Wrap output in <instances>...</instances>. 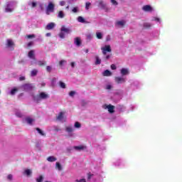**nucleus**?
<instances>
[{"instance_id":"1","label":"nucleus","mask_w":182,"mask_h":182,"mask_svg":"<svg viewBox=\"0 0 182 182\" xmlns=\"http://www.w3.org/2000/svg\"><path fill=\"white\" fill-rule=\"evenodd\" d=\"M18 3L16 1H9L6 4V8H5V11L6 12H14L15 10V8H16V5Z\"/></svg>"},{"instance_id":"2","label":"nucleus","mask_w":182,"mask_h":182,"mask_svg":"<svg viewBox=\"0 0 182 182\" xmlns=\"http://www.w3.org/2000/svg\"><path fill=\"white\" fill-rule=\"evenodd\" d=\"M101 50L102 52V55H104V59L106 60L110 59V55H107V52H112V48L110 46H105L101 48Z\"/></svg>"},{"instance_id":"3","label":"nucleus","mask_w":182,"mask_h":182,"mask_svg":"<svg viewBox=\"0 0 182 182\" xmlns=\"http://www.w3.org/2000/svg\"><path fill=\"white\" fill-rule=\"evenodd\" d=\"M49 97V95L45 92H41L39 95L33 96V99L34 102H36L37 103H39L41 100L48 99Z\"/></svg>"},{"instance_id":"4","label":"nucleus","mask_w":182,"mask_h":182,"mask_svg":"<svg viewBox=\"0 0 182 182\" xmlns=\"http://www.w3.org/2000/svg\"><path fill=\"white\" fill-rule=\"evenodd\" d=\"M28 56L31 59L30 65L36 64V57L35 56V50H31L28 52Z\"/></svg>"},{"instance_id":"5","label":"nucleus","mask_w":182,"mask_h":182,"mask_svg":"<svg viewBox=\"0 0 182 182\" xmlns=\"http://www.w3.org/2000/svg\"><path fill=\"white\" fill-rule=\"evenodd\" d=\"M6 48L9 50H14L15 49V43L12 39H7L6 41Z\"/></svg>"},{"instance_id":"6","label":"nucleus","mask_w":182,"mask_h":182,"mask_svg":"<svg viewBox=\"0 0 182 182\" xmlns=\"http://www.w3.org/2000/svg\"><path fill=\"white\" fill-rule=\"evenodd\" d=\"M129 83L131 85L130 87L133 90H136V89H139V87H140V82L138 80H130Z\"/></svg>"},{"instance_id":"7","label":"nucleus","mask_w":182,"mask_h":182,"mask_svg":"<svg viewBox=\"0 0 182 182\" xmlns=\"http://www.w3.org/2000/svg\"><path fill=\"white\" fill-rule=\"evenodd\" d=\"M33 85L32 84L26 83L23 84L18 87V89H21L24 92H29V90H32Z\"/></svg>"},{"instance_id":"8","label":"nucleus","mask_w":182,"mask_h":182,"mask_svg":"<svg viewBox=\"0 0 182 182\" xmlns=\"http://www.w3.org/2000/svg\"><path fill=\"white\" fill-rule=\"evenodd\" d=\"M115 167H124L126 163L122 159H118L112 163Z\"/></svg>"},{"instance_id":"9","label":"nucleus","mask_w":182,"mask_h":182,"mask_svg":"<svg viewBox=\"0 0 182 182\" xmlns=\"http://www.w3.org/2000/svg\"><path fill=\"white\" fill-rule=\"evenodd\" d=\"M55 11V4L52 2H50L46 8V15H50V12H53Z\"/></svg>"},{"instance_id":"10","label":"nucleus","mask_w":182,"mask_h":182,"mask_svg":"<svg viewBox=\"0 0 182 182\" xmlns=\"http://www.w3.org/2000/svg\"><path fill=\"white\" fill-rule=\"evenodd\" d=\"M73 127L68 126L65 127V132L68 133V137H73Z\"/></svg>"},{"instance_id":"11","label":"nucleus","mask_w":182,"mask_h":182,"mask_svg":"<svg viewBox=\"0 0 182 182\" xmlns=\"http://www.w3.org/2000/svg\"><path fill=\"white\" fill-rule=\"evenodd\" d=\"M103 109H107L109 113H114V106L112 105H104L102 106Z\"/></svg>"},{"instance_id":"12","label":"nucleus","mask_w":182,"mask_h":182,"mask_svg":"<svg viewBox=\"0 0 182 182\" xmlns=\"http://www.w3.org/2000/svg\"><path fill=\"white\" fill-rule=\"evenodd\" d=\"M115 82L117 85H122L126 83V77H115Z\"/></svg>"},{"instance_id":"13","label":"nucleus","mask_w":182,"mask_h":182,"mask_svg":"<svg viewBox=\"0 0 182 182\" xmlns=\"http://www.w3.org/2000/svg\"><path fill=\"white\" fill-rule=\"evenodd\" d=\"M142 11H144V12H153L154 9L150 5H144L142 7Z\"/></svg>"},{"instance_id":"14","label":"nucleus","mask_w":182,"mask_h":182,"mask_svg":"<svg viewBox=\"0 0 182 182\" xmlns=\"http://www.w3.org/2000/svg\"><path fill=\"white\" fill-rule=\"evenodd\" d=\"M57 120L58 122H66V118L65 117V112H60L57 117Z\"/></svg>"},{"instance_id":"15","label":"nucleus","mask_w":182,"mask_h":182,"mask_svg":"<svg viewBox=\"0 0 182 182\" xmlns=\"http://www.w3.org/2000/svg\"><path fill=\"white\" fill-rule=\"evenodd\" d=\"M124 25H126V21H124V20L118 21L115 23V26L117 28H123V26H124Z\"/></svg>"},{"instance_id":"16","label":"nucleus","mask_w":182,"mask_h":182,"mask_svg":"<svg viewBox=\"0 0 182 182\" xmlns=\"http://www.w3.org/2000/svg\"><path fill=\"white\" fill-rule=\"evenodd\" d=\"M26 122L27 124L32 126L33 124V122H35V119L31 118L30 117H26Z\"/></svg>"},{"instance_id":"17","label":"nucleus","mask_w":182,"mask_h":182,"mask_svg":"<svg viewBox=\"0 0 182 182\" xmlns=\"http://www.w3.org/2000/svg\"><path fill=\"white\" fill-rule=\"evenodd\" d=\"M55 26H56V24L55 23H49L46 26V29L47 31H52V29H53V28H55Z\"/></svg>"},{"instance_id":"18","label":"nucleus","mask_w":182,"mask_h":182,"mask_svg":"<svg viewBox=\"0 0 182 182\" xmlns=\"http://www.w3.org/2000/svg\"><path fill=\"white\" fill-rule=\"evenodd\" d=\"M27 5L30 6L31 8H36V5H38V3L36 1L30 0L28 1Z\"/></svg>"},{"instance_id":"19","label":"nucleus","mask_w":182,"mask_h":182,"mask_svg":"<svg viewBox=\"0 0 182 182\" xmlns=\"http://www.w3.org/2000/svg\"><path fill=\"white\" fill-rule=\"evenodd\" d=\"M75 150L77 151H82V150H86V146L85 145H80L74 146Z\"/></svg>"},{"instance_id":"20","label":"nucleus","mask_w":182,"mask_h":182,"mask_svg":"<svg viewBox=\"0 0 182 182\" xmlns=\"http://www.w3.org/2000/svg\"><path fill=\"white\" fill-rule=\"evenodd\" d=\"M60 29L62 30V32H65L66 35H69V33L72 32V30L69 28H66L65 26H63Z\"/></svg>"},{"instance_id":"21","label":"nucleus","mask_w":182,"mask_h":182,"mask_svg":"<svg viewBox=\"0 0 182 182\" xmlns=\"http://www.w3.org/2000/svg\"><path fill=\"white\" fill-rule=\"evenodd\" d=\"M120 73H121L122 76H126L127 75H129V69L122 68L120 70Z\"/></svg>"},{"instance_id":"22","label":"nucleus","mask_w":182,"mask_h":182,"mask_svg":"<svg viewBox=\"0 0 182 182\" xmlns=\"http://www.w3.org/2000/svg\"><path fill=\"white\" fill-rule=\"evenodd\" d=\"M95 65H100V63H102V59H100L99 55H95Z\"/></svg>"},{"instance_id":"23","label":"nucleus","mask_w":182,"mask_h":182,"mask_svg":"<svg viewBox=\"0 0 182 182\" xmlns=\"http://www.w3.org/2000/svg\"><path fill=\"white\" fill-rule=\"evenodd\" d=\"M58 18H59L60 19H63V18H65V12H63V11H60L57 15Z\"/></svg>"},{"instance_id":"24","label":"nucleus","mask_w":182,"mask_h":182,"mask_svg":"<svg viewBox=\"0 0 182 182\" xmlns=\"http://www.w3.org/2000/svg\"><path fill=\"white\" fill-rule=\"evenodd\" d=\"M112 72H110V70H105L103 73H102V76H112Z\"/></svg>"},{"instance_id":"25","label":"nucleus","mask_w":182,"mask_h":182,"mask_svg":"<svg viewBox=\"0 0 182 182\" xmlns=\"http://www.w3.org/2000/svg\"><path fill=\"white\" fill-rule=\"evenodd\" d=\"M151 21L152 22L155 21V22H158V23H161V19L160 18H158V17H155V16L151 17Z\"/></svg>"},{"instance_id":"26","label":"nucleus","mask_w":182,"mask_h":182,"mask_svg":"<svg viewBox=\"0 0 182 182\" xmlns=\"http://www.w3.org/2000/svg\"><path fill=\"white\" fill-rule=\"evenodd\" d=\"M19 89H20L19 87H18L17 88L16 87L13 88L10 92V95H11V96H14V95L16 94V92H18Z\"/></svg>"},{"instance_id":"27","label":"nucleus","mask_w":182,"mask_h":182,"mask_svg":"<svg viewBox=\"0 0 182 182\" xmlns=\"http://www.w3.org/2000/svg\"><path fill=\"white\" fill-rule=\"evenodd\" d=\"M77 21L80 22V23H87L86 20L82 16H78L77 18Z\"/></svg>"},{"instance_id":"28","label":"nucleus","mask_w":182,"mask_h":182,"mask_svg":"<svg viewBox=\"0 0 182 182\" xmlns=\"http://www.w3.org/2000/svg\"><path fill=\"white\" fill-rule=\"evenodd\" d=\"M47 160L50 162V163H53V161H56V160H58V159H56V157L51 156H49L48 158H47Z\"/></svg>"},{"instance_id":"29","label":"nucleus","mask_w":182,"mask_h":182,"mask_svg":"<svg viewBox=\"0 0 182 182\" xmlns=\"http://www.w3.org/2000/svg\"><path fill=\"white\" fill-rule=\"evenodd\" d=\"M59 38H60V39H65V38H66V34L65 32L62 31L61 28H60V32L58 34Z\"/></svg>"},{"instance_id":"30","label":"nucleus","mask_w":182,"mask_h":182,"mask_svg":"<svg viewBox=\"0 0 182 182\" xmlns=\"http://www.w3.org/2000/svg\"><path fill=\"white\" fill-rule=\"evenodd\" d=\"M36 132H38V133L40 134V136H46V134H45V132L42 129H41L39 128H36Z\"/></svg>"},{"instance_id":"31","label":"nucleus","mask_w":182,"mask_h":182,"mask_svg":"<svg viewBox=\"0 0 182 182\" xmlns=\"http://www.w3.org/2000/svg\"><path fill=\"white\" fill-rule=\"evenodd\" d=\"M74 43H75V45H76V46H80V45L82 43L80 42V38H75Z\"/></svg>"},{"instance_id":"32","label":"nucleus","mask_w":182,"mask_h":182,"mask_svg":"<svg viewBox=\"0 0 182 182\" xmlns=\"http://www.w3.org/2000/svg\"><path fill=\"white\" fill-rule=\"evenodd\" d=\"M36 75H38V70L34 69V70H31V76L32 77L36 76Z\"/></svg>"},{"instance_id":"33","label":"nucleus","mask_w":182,"mask_h":182,"mask_svg":"<svg viewBox=\"0 0 182 182\" xmlns=\"http://www.w3.org/2000/svg\"><path fill=\"white\" fill-rule=\"evenodd\" d=\"M34 65H38V66H43L45 65V61H42V60H36V63Z\"/></svg>"},{"instance_id":"34","label":"nucleus","mask_w":182,"mask_h":182,"mask_svg":"<svg viewBox=\"0 0 182 182\" xmlns=\"http://www.w3.org/2000/svg\"><path fill=\"white\" fill-rule=\"evenodd\" d=\"M36 182H43V176L40 175L36 179Z\"/></svg>"},{"instance_id":"35","label":"nucleus","mask_w":182,"mask_h":182,"mask_svg":"<svg viewBox=\"0 0 182 182\" xmlns=\"http://www.w3.org/2000/svg\"><path fill=\"white\" fill-rule=\"evenodd\" d=\"M16 116H17V117H22L23 116V114H22V112L21 111L17 109L16 111Z\"/></svg>"},{"instance_id":"36","label":"nucleus","mask_w":182,"mask_h":182,"mask_svg":"<svg viewBox=\"0 0 182 182\" xmlns=\"http://www.w3.org/2000/svg\"><path fill=\"white\" fill-rule=\"evenodd\" d=\"M96 35H97V39H102L103 38V34L100 32H97L96 33Z\"/></svg>"},{"instance_id":"37","label":"nucleus","mask_w":182,"mask_h":182,"mask_svg":"<svg viewBox=\"0 0 182 182\" xmlns=\"http://www.w3.org/2000/svg\"><path fill=\"white\" fill-rule=\"evenodd\" d=\"M25 174H26V176L28 177H29V176H31V174H32V171H31V169H26L25 171H24Z\"/></svg>"},{"instance_id":"38","label":"nucleus","mask_w":182,"mask_h":182,"mask_svg":"<svg viewBox=\"0 0 182 182\" xmlns=\"http://www.w3.org/2000/svg\"><path fill=\"white\" fill-rule=\"evenodd\" d=\"M55 167H56V168H58V170H59V171H60V170H62V165H60V164L59 162H56Z\"/></svg>"},{"instance_id":"39","label":"nucleus","mask_w":182,"mask_h":182,"mask_svg":"<svg viewBox=\"0 0 182 182\" xmlns=\"http://www.w3.org/2000/svg\"><path fill=\"white\" fill-rule=\"evenodd\" d=\"M122 95H123V91L119 90L115 92V96H119V97H122Z\"/></svg>"},{"instance_id":"40","label":"nucleus","mask_w":182,"mask_h":182,"mask_svg":"<svg viewBox=\"0 0 182 182\" xmlns=\"http://www.w3.org/2000/svg\"><path fill=\"white\" fill-rule=\"evenodd\" d=\"M81 126L82 125L79 123V122H76L74 124V127H75V129H80Z\"/></svg>"},{"instance_id":"41","label":"nucleus","mask_w":182,"mask_h":182,"mask_svg":"<svg viewBox=\"0 0 182 182\" xmlns=\"http://www.w3.org/2000/svg\"><path fill=\"white\" fill-rule=\"evenodd\" d=\"M90 5H92V4L90 2H86L85 3V9H86V11H89V9L90 8Z\"/></svg>"},{"instance_id":"42","label":"nucleus","mask_w":182,"mask_h":182,"mask_svg":"<svg viewBox=\"0 0 182 182\" xmlns=\"http://www.w3.org/2000/svg\"><path fill=\"white\" fill-rule=\"evenodd\" d=\"M72 12L73 14H77V12H79V7H74V8H73Z\"/></svg>"},{"instance_id":"43","label":"nucleus","mask_w":182,"mask_h":182,"mask_svg":"<svg viewBox=\"0 0 182 182\" xmlns=\"http://www.w3.org/2000/svg\"><path fill=\"white\" fill-rule=\"evenodd\" d=\"M60 86L62 89H66V84L62 81H60Z\"/></svg>"},{"instance_id":"44","label":"nucleus","mask_w":182,"mask_h":182,"mask_svg":"<svg viewBox=\"0 0 182 182\" xmlns=\"http://www.w3.org/2000/svg\"><path fill=\"white\" fill-rule=\"evenodd\" d=\"M144 28H151V23H144Z\"/></svg>"},{"instance_id":"45","label":"nucleus","mask_w":182,"mask_h":182,"mask_svg":"<svg viewBox=\"0 0 182 182\" xmlns=\"http://www.w3.org/2000/svg\"><path fill=\"white\" fill-rule=\"evenodd\" d=\"M99 6H100V8H105L106 6V5L105 4V3L103 1H100L99 2Z\"/></svg>"},{"instance_id":"46","label":"nucleus","mask_w":182,"mask_h":182,"mask_svg":"<svg viewBox=\"0 0 182 182\" xmlns=\"http://www.w3.org/2000/svg\"><path fill=\"white\" fill-rule=\"evenodd\" d=\"M75 95H76V92H75V91H70L69 93V96L70 97H73V96H75Z\"/></svg>"},{"instance_id":"47","label":"nucleus","mask_w":182,"mask_h":182,"mask_svg":"<svg viewBox=\"0 0 182 182\" xmlns=\"http://www.w3.org/2000/svg\"><path fill=\"white\" fill-rule=\"evenodd\" d=\"M112 87H112V85H110V84H108V85H107L105 86V89H106L107 90H110L112 89Z\"/></svg>"},{"instance_id":"48","label":"nucleus","mask_w":182,"mask_h":182,"mask_svg":"<svg viewBox=\"0 0 182 182\" xmlns=\"http://www.w3.org/2000/svg\"><path fill=\"white\" fill-rule=\"evenodd\" d=\"M13 178H14V176L12 174H9L7 176V180H9V181H11Z\"/></svg>"},{"instance_id":"49","label":"nucleus","mask_w":182,"mask_h":182,"mask_svg":"<svg viewBox=\"0 0 182 182\" xmlns=\"http://www.w3.org/2000/svg\"><path fill=\"white\" fill-rule=\"evenodd\" d=\"M112 5H114L115 6L119 5V3L117 2L116 0H110Z\"/></svg>"},{"instance_id":"50","label":"nucleus","mask_w":182,"mask_h":182,"mask_svg":"<svg viewBox=\"0 0 182 182\" xmlns=\"http://www.w3.org/2000/svg\"><path fill=\"white\" fill-rule=\"evenodd\" d=\"M35 37H36L35 34H30L27 36V38L28 39H32V38H35Z\"/></svg>"},{"instance_id":"51","label":"nucleus","mask_w":182,"mask_h":182,"mask_svg":"<svg viewBox=\"0 0 182 182\" xmlns=\"http://www.w3.org/2000/svg\"><path fill=\"white\" fill-rule=\"evenodd\" d=\"M65 63H66V60H60L59 64H60V66H63V65H65Z\"/></svg>"},{"instance_id":"52","label":"nucleus","mask_w":182,"mask_h":182,"mask_svg":"<svg viewBox=\"0 0 182 182\" xmlns=\"http://www.w3.org/2000/svg\"><path fill=\"white\" fill-rule=\"evenodd\" d=\"M46 70H47V72H52V67H50V66H47L46 67Z\"/></svg>"},{"instance_id":"53","label":"nucleus","mask_w":182,"mask_h":182,"mask_svg":"<svg viewBox=\"0 0 182 182\" xmlns=\"http://www.w3.org/2000/svg\"><path fill=\"white\" fill-rule=\"evenodd\" d=\"M75 182H86V179L82 178V179H80V180H76Z\"/></svg>"},{"instance_id":"54","label":"nucleus","mask_w":182,"mask_h":182,"mask_svg":"<svg viewBox=\"0 0 182 182\" xmlns=\"http://www.w3.org/2000/svg\"><path fill=\"white\" fill-rule=\"evenodd\" d=\"M66 4V2H65V1H60V6H65V4Z\"/></svg>"},{"instance_id":"55","label":"nucleus","mask_w":182,"mask_h":182,"mask_svg":"<svg viewBox=\"0 0 182 182\" xmlns=\"http://www.w3.org/2000/svg\"><path fill=\"white\" fill-rule=\"evenodd\" d=\"M18 80H20L21 82H22V80H25V76H20Z\"/></svg>"},{"instance_id":"56","label":"nucleus","mask_w":182,"mask_h":182,"mask_svg":"<svg viewBox=\"0 0 182 182\" xmlns=\"http://www.w3.org/2000/svg\"><path fill=\"white\" fill-rule=\"evenodd\" d=\"M111 69H112V70H116V65H115L114 64H112V65H111Z\"/></svg>"},{"instance_id":"57","label":"nucleus","mask_w":182,"mask_h":182,"mask_svg":"<svg viewBox=\"0 0 182 182\" xmlns=\"http://www.w3.org/2000/svg\"><path fill=\"white\" fill-rule=\"evenodd\" d=\"M130 109L131 110H134V109H136V105H131Z\"/></svg>"},{"instance_id":"58","label":"nucleus","mask_w":182,"mask_h":182,"mask_svg":"<svg viewBox=\"0 0 182 182\" xmlns=\"http://www.w3.org/2000/svg\"><path fill=\"white\" fill-rule=\"evenodd\" d=\"M70 65H71V68H75V62H72L71 63H70Z\"/></svg>"},{"instance_id":"59","label":"nucleus","mask_w":182,"mask_h":182,"mask_svg":"<svg viewBox=\"0 0 182 182\" xmlns=\"http://www.w3.org/2000/svg\"><path fill=\"white\" fill-rule=\"evenodd\" d=\"M50 33H47L46 34V36H47V38H48L49 36H50Z\"/></svg>"},{"instance_id":"60","label":"nucleus","mask_w":182,"mask_h":182,"mask_svg":"<svg viewBox=\"0 0 182 182\" xmlns=\"http://www.w3.org/2000/svg\"><path fill=\"white\" fill-rule=\"evenodd\" d=\"M33 44V42H30V43H28V46H32Z\"/></svg>"},{"instance_id":"61","label":"nucleus","mask_w":182,"mask_h":182,"mask_svg":"<svg viewBox=\"0 0 182 182\" xmlns=\"http://www.w3.org/2000/svg\"><path fill=\"white\" fill-rule=\"evenodd\" d=\"M87 39H92V35H88L87 36Z\"/></svg>"},{"instance_id":"62","label":"nucleus","mask_w":182,"mask_h":182,"mask_svg":"<svg viewBox=\"0 0 182 182\" xmlns=\"http://www.w3.org/2000/svg\"><path fill=\"white\" fill-rule=\"evenodd\" d=\"M67 150L68 151H70V150H72V148H68Z\"/></svg>"},{"instance_id":"63","label":"nucleus","mask_w":182,"mask_h":182,"mask_svg":"<svg viewBox=\"0 0 182 182\" xmlns=\"http://www.w3.org/2000/svg\"><path fill=\"white\" fill-rule=\"evenodd\" d=\"M66 9H69V6H66Z\"/></svg>"},{"instance_id":"64","label":"nucleus","mask_w":182,"mask_h":182,"mask_svg":"<svg viewBox=\"0 0 182 182\" xmlns=\"http://www.w3.org/2000/svg\"><path fill=\"white\" fill-rule=\"evenodd\" d=\"M40 41H42V37L41 36H40Z\"/></svg>"}]
</instances>
